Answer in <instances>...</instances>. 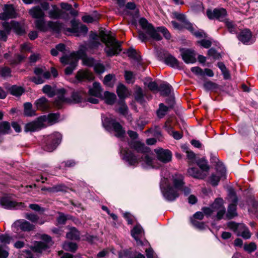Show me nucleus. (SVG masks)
<instances>
[{"label": "nucleus", "mask_w": 258, "mask_h": 258, "mask_svg": "<svg viewBox=\"0 0 258 258\" xmlns=\"http://www.w3.org/2000/svg\"><path fill=\"white\" fill-rule=\"evenodd\" d=\"M100 40L105 44L104 51L108 56L117 55L121 50V42L116 40L111 33L106 34L103 31H101L99 35L91 32L88 47L91 49L97 48L100 44Z\"/></svg>", "instance_id": "nucleus-1"}, {"label": "nucleus", "mask_w": 258, "mask_h": 258, "mask_svg": "<svg viewBox=\"0 0 258 258\" xmlns=\"http://www.w3.org/2000/svg\"><path fill=\"white\" fill-rule=\"evenodd\" d=\"M130 146L138 153L137 155H135L128 150L122 151L124 157L130 164L135 165L141 162L143 164L153 167V160L148 155L149 148L144 143L139 141H132L130 143Z\"/></svg>", "instance_id": "nucleus-2"}, {"label": "nucleus", "mask_w": 258, "mask_h": 258, "mask_svg": "<svg viewBox=\"0 0 258 258\" xmlns=\"http://www.w3.org/2000/svg\"><path fill=\"white\" fill-rule=\"evenodd\" d=\"M66 90L64 89H60L58 91L59 96L57 97L53 102V105L59 109L61 108L64 104L73 103H79L84 100H86V95L85 93L82 91L74 92L72 95V100L69 98L64 97Z\"/></svg>", "instance_id": "nucleus-3"}, {"label": "nucleus", "mask_w": 258, "mask_h": 258, "mask_svg": "<svg viewBox=\"0 0 258 258\" xmlns=\"http://www.w3.org/2000/svg\"><path fill=\"white\" fill-rule=\"evenodd\" d=\"M139 24L142 28L146 31V33L152 38L156 40H160L162 37L158 32L162 33L164 36L167 39L171 37L170 34L168 30L163 27L157 28L156 30L153 26L149 23L144 18H142L139 20Z\"/></svg>", "instance_id": "nucleus-4"}, {"label": "nucleus", "mask_w": 258, "mask_h": 258, "mask_svg": "<svg viewBox=\"0 0 258 258\" xmlns=\"http://www.w3.org/2000/svg\"><path fill=\"white\" fill-rule=\"evenodd\" d=\"M172 182L173 186L169 185L164 194L165 197L169 201H173L178 196V191L182 188L184 184L183 176L178 174L173 175Z\"/></svg>", "instance_id": "nucleus-5"}, {"label": "nucleus", "mask_w": 258, "mask_h": 258, "mask_svg": "<svg viewBox=\"0 0 258 258\" xmlns=\"http://www.w3.org/2000/svg\"><path fill=\"white\" fill-rule=\"evenodd\" d=\"M83 54L84 53L83 52L78 51L76 53L73 52L69 55H64L60 58V60L62 63L64 65H70L65 69V73L66 75H70L72 74L77 66L78 60Z\"/></svg>", "instance_id": "nucleus-6"}, {"label": "nucleus", "mask_w": 258, "mask_h": 258, "mask_svg": "<svg viewBox=\"0 0 258 258\" xmlns=\"http://www.w3.org/2000/svg\"><path fill=\"white\" fill-rule=\"evenodd\" d=\"M61 135L58 132L50 135L44 139L43 148L48 152H52L55 150L60 143Z\"/></svg>", "instance_id": "nucleus-7"}, {"label": "nucleus", "mask_w": 258, "mask_h": 258, "mask_svg": "<svg viewBox=\"0 0 258 258\" xmlns=\"http://www.w3.org/2000/svg\"><path fill=\"white\" fill-rule=\"evenodd\" d=\"M35 24L38 30L43 32L47 31L48 29L58 32L61 27V24L59 22L49 21L46 23L44 19L36 20Z\"/></svg>", "instance_id": "nucleus-8"}, {"label": "nucleus", "mask_w": 258, "mask_h": 258, "mask_svg": "<svg viewBox=\"0 0 258 258\" xmlns=\"http://www.w3.org/2000/svg\"><path fill=\"white\" fill-rule=\"evenodd\" d=\"M0 206L6 209H23L26 206L24 203L17 202L12 200L11 197L8 195L0 198Z\"/></svg>", "instance_id": "nucleus-9"}, {"label": "nucleus", "mask_w": 258, "mask_h": 258, "mask_svg": "<svg viewBox=\"0 0 258 258\" xmlns=\"http://www.w3.org/2000/svg\"><path fill=\"white\" fill-rule=\"evenodd\" d=\"M206 14L210 20L217 19L220 21L224 22L227 19V11L223 8H215L213 10L208 9L206 11Z\"/></svg>", "instance_id": "nucleus-10"}, {"label": "nucleus", "mask_w": 258, "mask_h": 258, "mask_svg": "<svg viewBox=\"0 0 258 258\" xmlns=\"http://www.w3.org/2000/svg\"><path fill=\"white\" fill-rule=\"evenodd\" d=\"M48 15L49 18L51 19L61 18L64 20H68L69 18L68 13L60 9L55 5L51 6V9L48 11Z\"/></svg>", "instance_id": "nucleus-11"}, {"label": "nucleus", "mask_w": 258, "mask_h": 258, "mask_svg": "<svg viewBox=\"0 0 258 258\" xmlns=\"http://www.w3.org/2000/svg\"><path fill=\"white\" fill-rule=\"evenodd\" d=\"M214 212H217L216 218L218 220L221 219L225 214V209L223 206V200L221 198L216 199L211 205Z\"/></svg>", "instance_id": "nucleus-12"}, {"label": "nucleus", "mask_w": 258, "mask_h": 258, "mask_svg": "<svg viewBox=\"0 0 258 258\" xmlns=\"http://www.w3.org/2000/svg\"><path fill=\"white\" fill-rule=\"evenodd\" d=\"M229 195L232 203L229 205L227 213L225 215L226 218L228 219H231L237 215L236 210L237 199L235 192L233 190L230 191Z\"/></svg>", "instance_id": "nucleus-13"}, {"label": "nucleus", "mask_w": 258, "mask_h": 258, "mask_svg": "<svg viewBox=\"0 0 258 258\" xmlns=\"http://www.w3.org/2000/svg\"><path fill=\"white\" fill-rule=\"evenodd\" d=\"M154 152L156 154L158 160L164 163L168 162L171 160L172 153L168 150L159 148L155 149Z\"/></svg>", "instance_id": "nucleus-14"}, {"label": "nucleus", "mask_w": 258, "mask_h": 258, "mask_svg": "<svg viewBox=\"0 0 258 258\" xmlns=\"http://www.w3.org/2000/svg\"><path fill=\"white\" fill-rule=\"evenodd\" d=\"M239 41L245 44H249L253 42L252 40V33L250 30L244 29L240 31L237 35Z\"/></svg>", "instance_id": "nucleus-15"}, {"label": "nucleus", "mask_w": 258, "mask_h": 258, "mask_svg": "<svg viewBox=\"0 0 258 258\" xmlns=\"http://www.w3.org/2000/svg\"><path fill=\"white\" fill-rule=\"evenodd\" d=\"M3 10L4 12L0 14L1 20H6L15 17L16 12L12 5H5Z\"/></svg>", "instance_id": "nucleus-16"}, {"label": "nucleus", "mask_w": 258, "mask_h": 258, "mask_svg": "<svg viewBox=\"0 0 258 258\" xmlns=\"http://www.w3.org/2000/svg\"><path fill=\"white\" fill-rule=\"evenodd\" d=\"M71 23L72 24V28L68 29L69 32L76 33V35L78 36L81 35H85L87 33L88 28L85 25L76 24L74 20L71 21Z\"/></svg>", "instance_id": "nucleus-17"}, {"label": "nucleus", "mask_w": 258, "mask_h": 258, "mask_svg": "<svg viewBox=\"0 0 258 258\" xmlns=\"http://www.w3.org/2000/svg\"><path fill=\"white\" fill-rule=\"evenodd\" d=\"M37 110L47 111L50 107V103L45 97H41L37 99L35 103Z\"/></svg>", "instance_id": "nucleus-18"}, {"label": "nucleus", "mask_w": 258, "mask_h": 258, "mask_svg": "<svg viewBox=\"0 0 258 258\" xmlns=\"http://www.w3.org/2000/svg\"><path fill=\"white\" fill-rule=\"evenodd\" d=\"M76 78L79 81H90L94 79L93 74L88 70H80L78 72Z\"/></svg>", "instance_id": "nucleus-19"}, {"label": "nucleus", "mask_w": 258, "mask_h": 258, "mask_svg": "<svg viewBox=\"0 0 258 258\" xmlns=\"http://www.w3.org/2000/svg\"><path fill=\"white\" fill-rule=\"evenodd\" d=\"M29 14L34 18L39 19H43L45 17V13L43 10L37 6L33 7L29 11Z\"/></svg>", "instance_id": "nucleus-20"}, {"label": "nucleus", "mask_w": 258, "mask_h": 258, "mask_svg": "<svg viewBox=\"0 0 258 258\" xmlns=\"http://www.w3.org/2000/svg\"><path fill=\"white\" fill-rule=\"evenodd\" d=\"M225 169L224 167H222L220 171H217L215 174H213L210 177V182L213 185H217L218 184L221 178L224 176Z\"/></svg>", "instance_id": "nucleus-21"}, {"label": "nucleus", "mask_w": 258, "mask_h": 258, "mask_svg": "<svg viewBox=\"0 0 258 258\" xmlns=\"http://www.w3.org/2000/svg\"><path fill=\"white\" fill-rule=\"evenodd\" d=\"M183 60L186 63H194L196 60V54L194 51L185 50L181 54Z\"/></svg>", "instance_id": "nucleus-22"}, {"label": "nucleus", "mask_w": 258, "mask_h": 258, "mask_svg": "<svg viewBox=\"0 0 258 258\" xmlns=\"http://www.w3.org/2000/svg\"><path fill=\"white\" fill-rule=\"evenodd\" d=\"M49 248L48 245L42 241H35L31 249L34 252L41 253Z\"/></svg>", "instance_id": "nucleus-23"}, {"label": "nucleus", "mask_w": 258, "mask_h": 258, "mask_svg": "<svg viewBox=\"0 0 258 258\" xmlns=\"http://www.w3.org/2000/svg\"><path fill=\"white\" fill-rule=\"evenodd\" d=\"M42 123L39 121H33L26 124L25 131L26 132H35L42 128Z\"/></svg>", "instance_id": "nucleus-24"}, {"label": "nucleus", "mask_w": 258, "mask_h": 258, "mask_svg": "<svg viewBox=\"0 0 258 258\" xmlns=\"http://www.w3.org/2000/svg\"><path fill=\"white\" fill-rule=\"evenodd\" d=\"M230 229L235 233L237 236H241L245 239H248L251 237V233L249 230L246 228L241 233L238 231V228L239 227H229Z\"/></svg>", "instance_id": "nucleus-25"}, {"label": "nucleus", "mask_w": 258, "mask_h": 258, "mask_svg": "<svg viewBox=\"0 0 258 258\" xmlns=\"http://www.w3.org/2000/svg\"><path fill=\"white\" fill-rule=\"evenodd\" d=\"M110 125L113 129V131L115 132V136L118 137H122L125 131L123 130L121 125L117 122L115 121H112L110 122Z\"/></svg>", "instance_id": "nucleus-26"}, {"label": "nucleus", "mask_w": 258, "mask_h": 258, "mask_svg": "<svg viewBox=\"0 0 258 258\" xmlns=\"http://www.w3.org/2000/svg\"><path fill=\"white\" fill-rule=\"evenodd\" d=\"M188 173L192 177L198 179H204L206 177V174L201 173L197 168L191 167L188 170Z\"/></svg>", "instance_id": "nucleus-27"}, {"label": "nucleus", "mask_w": 258, "mask_h": 258, "mask_svg": "<svg viewBox=\"0 0 258 258\" xmlns=\"http://www.w3.org/2000/svg\"><path fill=\"white\" fill-rule=\"evenodd\" d=\"M116 92L120 99H123L130 95L127 88L123 84H119L117 86Z\"/></svg>", "instance_id": "nucleus-28"}, {"label": "nucleus", "mask_w": 258, "mask_h": 258, "mask_svg": "<svg viewBox=\"0 0 258 258\" xmlns=\"http://www.w3.org/2000/svg\"><path fill=\"white\" fill-rule=\"evenodd\" d=\"M165 63L172 68H178L179 63L177 59L171 55H167L164 59Z\"/></svg>", "instance_id": "nucleus-29"}, {"label": "nucleus", "mask_w": 258, "mask_h": 258, "mask_svg": "<svg viewBox=\"0 0 258 258\" xmlns=\"http://www.w3.org/2000/svg\"><path fill=\"white\" fill-rule=\"evenodd\" d=\"M101 88L100 84L99 83L94 82L93 87L89 90V94L95 97H99L101 95Z\"/></svg>", "instance_id": "nucleus-30"}, {"label": "nucleus", "mask_w": 258, "mask_h": 258, "mask_svg": "<svg viewBox=\"0 0 258 258\" xmlns=\"http://www.w3.org/2000/svg\"><path fill=\"white\" fill-rule=\"evenodd\" d=\"M72 227V228L70 229V231L66 234L67 238L71 240H79L80 239L79 232L75 227Z\"/></svg>", "instance_id": "nucleus-31"}, {"label": "nucleus", "mask_w": 258, "mask_h": 258, "mask_svg": "<svg viewBox=\"0 0 258 258\" xmlns=\"http://www.w3.org/2000/svg\"><path fill=\"white\" fill-rule=\"evenodd\" d=\"M104 97L105 103L109 105L113 104L116 99L115 94L109 92H104Z\"/></svg>", "instance_id": "nucleus-32"}, {"label": "nucleus", "mask_w": 258, "mask_h": 258, "mask_svg": "<svg viewBox=\"0 0 258 258\" xmlns=\"http://www.w3.org/2000/svg\"><path fill=\"white\" fill-rule=\"evenodd\" d=\"M60 89L58 90L57 92H56L53 88L48 85H45L42 89L43 93L47 94L50 97L54 96L55 94H57L58 97L59 96L58 91Z\"/></svg>", "instance_id": "nucleus-33"}, {"label": "nucleus", "mask_w": 258, "mask_h": 258, "mask_svg": "<svg viewBox=\"0 0 258 258\" xmlns=\"http://www.w3.org/2000/svg\"><path fill=\"white\" fill-rule=\"evenodd\" d=\"M171 86L168 84L163 83L159 86L158 91L161 92L162 95L167 96L171 92Z\"/></svg>", "instance_id": "nucleus-34"}, {"label": "nucleus", "mask_w": 258, "mask_h": 258, "mask_svg": "<svg viewBox=\"0 0 258 258\" xmlns=\"http://www.w3.org/2000/svg\"><path fill=\"white\" fill-rule=\"evenodd\" d=\"M198 165L200 167L201 170V173H204L206 174V177L208 175V171L209 170V166L208 165V162L205 160H200L198 162Z\"/></svg>", "instance_id": "nucleus-35"}, {"label": "nucleus", "mask_w": 258, "mask_h": 258, "mask_svg": "<svg viewBox=\"0 0 258 258\" xmlns=\"http://www.w3.org/2000/svg\"><path fill=\"white\" fill-rule=\"evenodd\" d=\"M224 22L225 24V26L230 33L234 34L237 32L236 25L233 21H230L229 19H227Z\"/></svg>", "instance_id": "nucleus-36"}, {"label": "nucleus", "mask_w": 258, "mask_h": 258, "mask_svg": "<svg viewBox=\"0 0 258 258\" xmlns=\"http://www.w3.org/2000/svg\"><path fill=\"white\" fill-rule=\"evenodd\" d=\"M170 108L164 105L163 103L159 105V108L157 111L158 116L161 118H163L169 111Z\"/></svg>", "instance_id": "nucleus-37"}, {"label": "nucleus", "mask_w": 258, "mask_h": 258, "mask_svg": "<svg viewBox=\"0 0 258 258\" xmlns=\"http://www.w3.org/2000/svg\"><path fill=\"white\" fill-rule=\"evenodd\" d=\"M9 91L11 94L16 96H19L24 92V89L21 87L14 85L10 88Z\"/></svg>", "instance_id": "nucleus-38"}, {"label": "nucleus", "mask_w": 258, "mask_h": 258, "mask_svg": "<svg viewBox=\"0 0 258 258\" xmlns=\"http://www.w3.org/2000/svg\"><path fill=\"white\" fill-rule=\"evenodd\" d=\"M32 105L31 103H26L24 104V113L27 116H32L35 115V111L32 110Z\"/></svg>", "instance_id": "nucleus-39"}, {"label": "nucleus", "mask_w": 258, "mask_h": 258, "mask_svg": "<svg viewBox=\"0 0 258 258\" xmlns=\"http://www.w3.org/2000/svg\"><path fill=\"white\" fill-rule=\"evenodd\" d=\"M123 217L127 221L128 225H135L138 226L135 217L130 213L126 212L123 214Z\"/></svg>", "instance_id": "nucleus-40"}, {"label": "nucleus", "mask_w": 258, "mask_h": 258, "mask_svg": "<svg viewBox=\"0 0 258 258\" xmlns=\"http://www.w3.org/2000/svg\"><path fill=\"white\" fill-rule=\"evenodd\" d=\"M10 130V124L7 121L0 122V135L8 133Z\"/></svg>", "instance_id": "nucleus-41"}, {"label": "nucleus", "mask_w": 258, "mask_h": 258, "mask_svg": "<svg viewBox=\"0 0 258 258\" xmlns=\"http://www.w3.org/2000/svg\"><path fill=\"white\" fill-rule=\"evenodd\" d=\"M256 245L253 242H251L249 244H244L243 246L244 250L249 253L254 251L256 249Z\"/></svg>", "instance_id": "nucleus-42"}, {"label": "nucleus", "mask_w": 258, "mask_h": 258, "mask_svg": "<svg viewBox=\"0 0 258 258\" xmlns=\"http://www.w3.org/2000/svg\"><path fill=\"white\" fill-rule=\"evenodd\" d=\"M143 231L142 227H134L131 230V235L136 240L139 239L138 236L141 234Z\"/></svg>", "instance_id": "nucleus-43"}, {"label": "nucleus", "mask_w": 258, "mask_h": 258, "mask_svg": "<svg viewBox=\"0 0 258 258\" xmlns=\"http://www.w3.org/2000/svg\"><path fill=\"white\" fill-rule=\"evenodd\" d=\"M64 248L67 250H69L72 252H75L78 249V245L75 242H69L65 244Z\"/></svg>", "instance_id": "nucleus-44"}, {"label": "nucleus", "mask_w": 258, "mask_h": 258, "mask_svg": "<svg viewBox=\"0 0 258 258\" xmlns=\"http://www.w3.org/2000/svg\"><path fill=\"white\" fill-rule=\"evenodd\" d=\"M132 252L128 249H124L118 251V258H131Z\"/></svg>", "instance_id": "nucleus-45"}, {"label": "nucleus", "mask_w": 258, "mask_h": 258, "mask_svg": "<svg viewBox=\"0 0 258 258\" xmlns=\"http://www.w3.org/2000/svg\"><path fill=\"white\" fill-rule=\"evenodd\" d=\"M175 18L177 19H178V20L186 23L187 25V28L188 29L190 30L192 28V27L191 25V24L190 23L186 22V21L185 19V17L184 15H183L182 14L175 13Z\"/></svg>", "instance_id": "nucleus-46"}, {"label": "nucleus", "mask_w": 258, "mask_h": 258, "mask_svg": "<svg viewBox=\"0 0 258 258\" xmlns=\"http://www.w3.org/2000/svg\"><path fill=\"white\" fill-rule=\"evenodd\" d=\"M12 27L15 29L16 33L19 35H22L24 33V30L19 23L12 21Z\"/></svg>", "instance_id": "nucleus-47"}, {"label": "nucleus", "mask_w": 258, "mask_h": 258, "mask_svg": "<svg viewBox=\"0 0 258 258\" xmlns=\"http://www.w3.org/2000/svg\"><path fill=\"white\" fill-rule=\"evenodd\" d=\"M114 75L111 74H108L106 75L104 79L103 83L104 84L109 87H111L113 86V81L112 80L114 78Z\"/></svg>", "instance_id": "nucleus-48"}, {"label": "nucleus", "mask_w": 258, "mask_h": 258, "mask_svg": "<svg viewBox=\"0 0 258 258\" xmlns=\"http://www.w3.org/2000/svg\"><path fill=\"white\" fill-rule=\"evenodd\" d=\"M135 99L140 103L143 102V94L142 89L141 88H138L135 92Z\"/></svg>", "instance_id": "nucleus-49"}, {"label": "nucleus", "mask_w": 258, "mask_h": 258, "mask_svg": "<svg viewBox=\"0 0 258 258\" xmlns=\"http://www.w3.org/2000/svg\"><path fill=\"white\" fill-rule=\"evenodd\" d=\"M79 51H82V52H83L84 53V54L83 55V56L80 57V58H83V63L85 65H86V66H92L93 64V63H94L93 59L90 58H87L86 57L85 53V52L84 51H83L82 50H80Z\"/></svg>", "instance_id": "nucleus-50"}, {"label": "nucleus", "mask_w": 258, "mask_h": 258, "mask_svg": "<svg viewBox=\"0 0 258 258\" xmlns=\"http://www.w3.org/2000/svg\"><path fill=\"white\" fill-rule=\"evenodd\" d=\"M11 69L7 67H5L1 69L0 71V75L3 77H7L11 76Z\"/></svg>", "instance_id": "nucleus-51"}, {"label": "nucleus", "mask_w": 258, "mask_h": 258, "mask_svg": "<svg viewBox=\"0 0 258 258\" xmlns=\"http://www.w3.org/2000/svg\"><path fill=\"white\" fill-rule=\"evenodd\" d=\"M69 219L68 215H65L62 213H60L58 217L57 218V222L60 224H65L67 220Z\"/></svg>", "instance_id": "nucleus-52"}, {"label": "nucleus", "mask_w": 258, "mask_h": 258, "mask_svg": "<svg viewBox=\"0 0 258 258\" xmlns=\"http://www.w3.org/2000/svg\"><path fill=\"white\" fill-rule=\"evenodd\" d=\"M124 77L127 83H132L134 79V75L131 71H125Z\"/></svg>", "instance_id": "nucleus-53"}, {"label": "nucleus", "mask_w": 258, "mask_h": 258, "mask_svg": "<svg viewBox=\"0 0 258 258\" xmlns=\"http://www.w3.org/2000/svg\"><path fill=\"white\" fill-rule=\"evenodd\" d=\"M11 237L7 234L0 235V241L5 244H9L11 242Z\"/></svg>", "instance_id": "nucleus-54"}, {"label": "nucleus", "mask_w": 258, "mask_h": 258, "mask_svg": "<svg viewBox=\"0 0 258 258\" xmlns=\"http://www.w3.org/2000/svg\"><path fill=\"white\" fill-rule=\"evenodd\" d=\"M191 71L195 74L196 75H199L201 76H204V72L201 68L198 67H192L191 68Z\"/></svg>", "instance_id": "nucleus-55"}, {"label": "nucleus", "mask_w": 258, "mask_h": 258, "mask_svg": "<svg viewBox=\"0 0 258 258\" xmlns=\"http://www.w3.org/2000/svg\"><path fill=\"white\" fill-rule=\"evenodd\" d=\"M47 118L49 122L53 123L58 119L59 115L57 113H50Z\"/></svg>", "instance_id": "nucleus-56"}, {"label": "nucleus", "mask_w": 258, "mask_h": 258, "mask_svg": "<svg viewBox=\"0 0 258 258\" xmlns=\"http://www.w3.org/2000/svg\"><path fill=\"white\" fill-rule=\"evenodd\" d=\"M29 207L32 210L37 212H43L45 211V209L41 207L39 205L37 204H30L29 205Z\"/></svg>", "instance_id": "nucleus-57"}, {"label": "nucleus", "mask_w": 258, "mask_h": 258, "mask_svg": "<svg viewBox=\"0 0 258 258\" xmlns=\"http://www.w3.org/2000/svg\"><path fill=\"white\" fill-rule=\"evenodd\" d=\"M218 67L219 68V69L221 70L223 74H224V78H227L228 73L224 64L222 62H219L218 63Z\"/></svg>", "instance_id": "nucleus-58"}, {"label": "nucleus", "mask_w": 258, "mask_h": 258, "mask_svg": "<svg viewBox=\"0 0 258 258\" xmlns=\"http://www.w3.org/2000/svg\"><path fill=\"white\" fill-rule=\"evenodd\" d=\"M94 69V71L99 74L102 73L105 70L104 66L100 63L95 64Z\"/></svg>", "instance_id": "nucleus-59"}, {"label": "nucleus", "mask_w": 258, "mask_h": 258, "mask_svg": "<svg viewBox=\"0 0 258 258\" xmlns=\"http://www.w3.org/2000/svg\"><path fill=\"white\" fill-rule=\"evenodd\" d=\"M148 87L152 91H158L159 86L155 82H149Z\"/></svg>", "instance_id": "nucleus-60"}, {"label": "nucleus", "mask_w": 258, "mask_h": 258, "mask_svg": "<svg viewBox=\"0 0 258 258\" xmlns=\"http://www.w3.org/2000/svg\"><path fill=\"white\" fill-rule=\"evenodd\" d=\"M199 43L202 46L206 48H209L212 44L211 42L209 40L203 39L200 41H199Z\"/></svg>", "instance_id": "nucleus-61"}, {"label": "nucleus", "mask_w": 258, "mask_h": 258, "mask_svg": "<svg viewBox=\"0 0 258 258\" xmlns=\"http://www.w3.org/2000/svg\"><path fill=\"white\" fill-rule=\"evenodd\" d=\"M208 55L213 57L214 59L218 58L219 54L213 48H211L208 50Z\"/></svg>", "instance_id": "nucleus-62"}, {"label": "nucleus", "mask_w": 258, "mask_h": 258, "mask_svg": "<svg viewBox=\"0 0 258 258\" xmlns=\"http://www.w3.org/2000/svg\"><path fill=\"white\" fill-rule=\"evenodd\" d=\"M9 252L8 250L3 248V247L0 246V258H7L9 256Z\"/></svg>", "instance_id": "nucleus-63"}, {"label": "nucleus", "mask_w": 258, "mask_h": 258, "mask_svg": "<svg viewBox=\"0 0 258 258\" xmlns=\"http://www.w3.org/2000/svg\"><path fill=\"white\" fill-rule=\"evenodd\" d=\"M60 6L61 8V10L65 11L66 12H67V11H69L72 7V5L65 3H61L60 4Z\"/></svg>", "instance_id": "nucleus-64"}]
</instances>
